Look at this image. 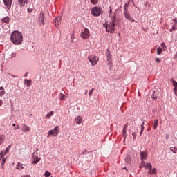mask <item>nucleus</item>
<instances>
[{
	"instance_id": "1",
	"label": "nucleus",
	"mask_w": 177,
	"mask_h": 177,
	"mask_svg": "<svg viewBox=\"0 0 177 177\" xmlns=\"http://www.w3.org/2000/svg\"><path fill=\"white\" fill-rule=\"evenodd\" d=\"M10 39L15 45H20L23 42V35L21 32L15 30L11 34Z\"/></svg>"
},
{
	"instance_id": "2",
	"label": "nucleus",
	"mask_w": 177,
	"mask_h": 177,
	"mask_svg": "<svg viewBox=\"0 0 177 177\" xmlns=\"http://www.w3.org/2000/svg\"><path fill=\"white\" fill-rule=\"evenodd\" d=\"M117 19H115V16L112 17L111 21L109 24H104L103 26L106 30V32H110L111 34L114 33V27H115V23Z\"/></svg>"
},
{
	"instance_id": "3",
	"label": "nucleus",
	"mask_w": 177,
	"mask_h": 177,
	"mask_svg": "<svg viewBox=\"0 0 177 177\" xmlns=\"http://www.w3.org/2000/svg\"><path fill=\"white\" fill-rule=\"evenodd\" d=\"M38 19L39 26H40V27H44V26H45V20H46V17H45V12L41 11L39 15Z\"/></svg>"
},
{
	"instance_id": "4",
	"label": "nucleus",
	"mask_w": 177,
	"mask_h": 177,
	"mask_svg": "<svg viewBox=\"0 0 177 177\" xmlns=\"http://www.w3.org/2000/svg\"><path fill=\"white\" fill-rule=\"evenodd\" d=\"M88 60L90 62L91 66H96L99 62V57L96 55H90L88 57Z\"/></svg>"
},
{
	"instance_id": "5",
	"label": "nucleus",
	"mask_w": 177,
	"mask_h": 177,
	"mask_svg": "<svg viewBox=\"0 0 177 177\" xmlns=\"http://www.w3.org/2000/svg\"><path fill=\"white\" fill-rule=\"evenodd\" d=\"M60 131L59 130V127L56 126L54 129H51L48 131V133L47 135V138H50V136H52V135L53 136H57V135H59V132Z\"/></svg>"
},
{
	"instance_id": "6",
	"label": "nucleus",
	"mask_w": 177,
	"mask_h": 177,
	"mask_svg": "<svg viewBox=\"0 0 177 177\" xmlns=\"http://www.w3.org/2000/svg\"><path fill=\"white\" fill-rule=\"evenodd\" d=\"M100 13H102V9L98 7H93L91 9V15L93 16H95V17H97V16H100Z\"/></svg>"
},
{
	"instance_id": "7",
	"label": "nucleus",
	"mask_w": 177,
	"mask_h": 177,
	"mask_svg": "<svg viewBox=\"0 0 177 177\" xmlns=\"http://www.w3.org/2000/svg\"><path fill=\"white\" fill-rule=\"evenodd\" d=\"M91 37V33H89V30L86 28H84V31L81 33V37L83 39H89Z\"/></svg>"
},
{
	"instance_id": "8",
	"label": "nucleus",
	"mask_w": 177,
	"mask_h": 177,
	"mask_svg": "<svg viewBox=\"0 0 177 177\" xmlns=\"http://www.w3.org/2000/svg\"><path fill=\"white\" fill-rule=\"evenodd\" d=\"M4 6L8 10L12 8V3H13V0H3Z\"/></svg>"
},
{
	"instance_id": "9",
	"label": "nucleus",
	"mask_w": 177,
	"mask_h": 177,
	"mask_svg": "<svg viewBox=\"0 0 177 177\" xmlns=\"http://www.w3.org/2000/svg\"><path fill=\"white\" fill-rule=\"evenodd\" d=\"M32 159V164H38V162H39V161L41 160V158H39L38 155H37V153L35 154V153H33Z\"/></svg>"
},
{
	"instance_id": "10",
	"label": "nucleus",
	"mask_w": 177,
	"mask_h": 177,
	"mask_svg": "<svg viewBox=\"0 0 177 177\" xmlns=\"http://www.w3.org/2000/svg\"><path fill=\"white\" fill-rule=\"evenodd\" d=\"M124 15L126 19H127V20H129L130 21H131V23H133V21H135V19H133V17L131 16V14L129 13L128 11L124 12Z\"/></svg>"
},
{
	"instance_id": "11",
	"label": "nucleus",
	"mask_w": 177,
	"mask_h": 177,
	"mask_svg": "<svg viewBox=\"0 0 177 177\" xmlns=\"http://www.w3.org/2000/svg\"><path fill=\"white\" fill-rule=\"evenodd\" d=\"M55 27L59 28L60 27V24L62 23V17H57L55 19Z\"/></svg>"
},
{
	"instance_id": "12",
	"label": "nucleus",
	"mask_w": 177,
	"mask_h": 177,
	"mask_svg": "<svg viewBox=\"0 0 177 177\" xmlns=\"http://www.w3.org/2000/svg\"><path fill=\"white\" fill-rule=\"evenodd\" d=\"M174 24L172 25V28L169 30L170 32H172L173 31H175L176 30V26H177V20L176 19H173Z\"/></svg>"
},
{
	"instance_id": "13",
	"label": "nucleus",
	"mask_w": 177,
	"mask_h": 177,
	"mask_svg": "<svg viewBox=\"0 0 177 177\" xmlns=\"http://www.w3.org/2000/svg\"><path fill=\"white\" fill-rule=\"evenodd\" d=\"M18 3H19V6H24L26 3V5H28L29 1L28 0H18Z\"/></svg>"
},
{
	"instance_id": "14",
	"label": "nucleus",
	"mask_w": 177,
	"mask_h": 177,
	"mask_svg": "<svg viewBox=\"0 0 177 177\" xmlns=\"http://www.w3.org/2000/svg\"><path fill=\"white\" fill-rule=\"evenodd\" d=\"M141 160H146L147 158V151H141L140 153Z\"/></svg>"
},
{
	"instance_id": "15",
	"label": "nucleus",
	"mask_w": 177,
	"mask_h": 177,
	"mask_svg": "<svg viewBox=\"0 0 177 177\" xmlns=\"http://www.w3.org/2000/svg\"><path fill=\"white\" fill-rule=\"evenodd\" d=\"M1 21H2V23H6L7 24H9V21H10V18L8 16H7L4 18H2L1 19Z\"/></svg>"
},
{
	"instance_id": "16",
	"label": "nucleus",
	"mask_w": 177,
	"mask_h": 177,
	"mask_svg": "<svg viewBox=\"0 0 177 177\" xmlns=\"http://www.w3.org/2000/svg\"><path fill=\"white\" fill-rule=\"evenodd\" d=\"M75 122L76 124H77V125H81V123L82 122V118H81V116H77L75 118Z\"/></svg>"
},
{
	"instance_id": "17",
	"label": "nucleus",
	"mask_w": 177,
	"mask_h": 177,
	"mask_svg": "<svg viewBox=\"0 0 177 177\" xmlns=\"http://www.w3.org/2000/svg\"><path fill=\"white\" fill-rule=\"evenodd\" d=\"M31 128L30 127L27 126V124H24L23 128H22V131L23 132H30V130Z\"/></svg>"
},
{
	"instance_id": "18",
	"label": "nucleus",
	"mask_w": 177,
	"mask_h": 177,
	"mask_svg": "<svg viewBox=\"0 0 177 177\" xmlns=\"http://www.w3.org/2000/svg\"><path fill=\"white\" fill-rule=\"evenodd\" d=\"M144 168H145V169H149L150 173H151V168H152L151 163L147 162L145 165H144Z\"/></svg>"
},
{
	"instance_id": "19",
	"label": "nucleus",
	"mask_w": 177,
	"mask_h": 177,
	"mask_svg": "<svg viewBox=\"0 0 177 177\" xmlns=\"http://www.w3.org/2000/svg\"><path fill=\"white\" fill-rule=\"evenodd\" d=\"M24 84H26V86L28 88H30L31 86V80H28V79H25L24 80Z\"/></svg>"
},
{
	"instance_id": "20",
	"label": "nucleus",
	"mask_w": 177,
	"mask_h": 177,
	"mask_svg": "<svg viewBox=\"0 0 177 177\" xmlns=\"http://www.w3.org/2000/svg\"><path fill=\"white\" fill-rule=\"evenodd\" d=\"M0 97H1V96H3V95H5L6 92L5 91V88H3V86L0 87Z\"/></svg>"
},
{
	"instance_id": "21",
	"label": "nucleus",
	"mask_w": 177,
	"mask_h": 177,
	"mask_svg": "<svg viewBox=\"0 0 177 177\" xmlns=\"http://www.w3.org/2000/svg\"><path fill=\"white\" fill-rule=\"evenodd\" d=\"M17 169H24V165H21L20 162H18L17 165Z\"/></svg>"
},
{
	"instance_id": "22",
	"label": "nucleus",
	"mask_w": 177,
	"mask_h": 177,
	"mask_svg": "<svg viewBox=\"0 0 177 177\" xmlns=\"http://www.w3.org/2000/svg\"><path fill=\"white\" fill-rule=\"evenodd\" d=\"M53 114H55V112L53 111H51L48 113H47L46 117V118H50V117H52V115H53Z\"/></svg>"
},
{
	"instance_id": "23",
	"label": "nucleus",
	"mask_w": 177,
	"mask_h": 177,
	"mask_svg": "<svg viewBox=\"0 0 177 177\" xmlns=\"http://www.w3.org/2000/svg\"><path fill=\"white\" fill-rule=\"evenodd\" d=\"M5 142V136L0 135V145H2Z\"/></svg>"
},
{
	"instance_id": "24",
	"label": "nucleus",
	"mask_w": 177,
	"mask_h": 177,
	"mask_svg": "<svg viewBox=\"0 0 177 177\" xmlns=\"http://www.w3.org/2000/svg\"><path fill=\"white\" fill-rule=\"evenodd\" d=\"M6 154H8V152L6 151H1V152L0 153L1 158H3Z\"/></svg>"
},
{
	"instance_id": "25",
	"label": "nucleus",
	"mask_w": 177,
	"mask_h": 177,
	"mask_svg": "<svg viewBox=\"0 0 177 177\" xmlns=\"http://www.w3.org/2000/svg\"><path fill=\"white\" fill-rule=\"evenodd\" d=\"M170 150H171V151H172V153H174V154H176V153H177L176 147H171Z\"/></svg>"
},
{
	"instance_id": "26",
	"label": "nucleus",
	"mask_w": 177,
	"mask_h": 177,
	"mask_svg": "<svg viewBox=\"0 0 177 177\" xmlns=\"http://www.w3.org/2000/svg\"><path fill=\"white\" fill-rule=\"evenodd\" d=\"M149 174H157V169H156V168H153V169H151V173H150V170H149Z\"/></svg>"
},
{
	"instance_id": "27",
	"label": "nucleus",
	"mask_w": 177,
	"mask_h": 177,
	"mask_svg": "<svg viewBox=\"0 0 177 177\" xmlns=\"http://www.w3.org/2000/svg\"><path fill=\"white\" fill-rule=\"evenodd\" d=\"M144 129H145V122H142L141 124V131L140 132V135H142V133H143Z\"/></svg>"
},
{
	"instance_id": "28",
	"label": "nucleus",
	"mask_w": 177,
	"mask_h": 177,
	"mask_svg": "<svg viewBox=\"0 0 177 177\" xmlns=\"http://www.w3.org/2000/svg\"><path fill=\"white\" fill-rule=\"evenodd\" d=\"M160 46L162 48V49L163 50H167V46H165V43L164 42L161 43Z\"/></svg>"
},
{
	"instance_id": "29",
	"label": "nucleus",
	"mask_w": 177,
	"mask_h": 177,
	"mask_svg": "<svg viewBox=\"0 0 177 177\" xmlns=\"http://www.w3.org/2000/svg\"><path fill=\"white\" fill-rule=\"evenodd\" d=\"M162 50H164L162 48L158 47L157 48V53H158V55H161V53H162Z\"/></svg>"
},
{
	"instance_id": "30",
	"label": "nucleus",
	"mask_w": 177,
	"mask_h": 177,
	"mask_svg": "<svg viewBox=\"0 0 177 177\" xmlns=\"http://www.w3.org/2000/svg\"><path fill=\"white\" fill-rule=\"evenodd\" d=\"M151 97L152 99H154V100H156V99L158 97V95H157V92H153V95H152Z\"/></svg>"
},
{
	"instance_id": "31",
	"label": "nucleus",
	"mask_w": 177,
	"mask_h": 177,
	"mask_svg": "<svg viewBox=\"0 0 177 177\" xmlns=\"http://www.w3.org/2000/svg\"><path fill=\"white\" fill-rule=\"evenodd\" d=\"M158 125V120H155L154 124H153V129H156Z\"/></svg>"
},
{
	"instance_id": "32",
	"label": "nucleus",
	"mask_w": 177,
	"mask_h": 177,
	"mask_svg": "<svg viewBox=\"0 0 177 177\" xmlns=\"http://www.w3.org/2000/svg\"><path fill=\"white\" fill-rule=\"evenodd\" d=\"M50 175H52V173L48 172V171H46L44 174L45 177H49Z\"/></svg>"
},
{
	"instance_id": "33",
	"label": "nucleus",
	"mask_w": 177,
	"mask_h": 177,
	"mask_svg": "<svg viewBox=\"0 0 177 177\" xmlns=\"http://www.w3.org/2000/svg\"><path fill=\"white\" fill-rule=\"evenodd\" d=\"M171 82H172L173 86H174V88L177 86V82H176V81L174 80V79H171Z\"/></svg>"
},
{
	"instance_id": "34",
	"label": "nucleus",
	"mask_w": 177,
	"mask_h": 177,
	"mask_svg": "<svg viewBox=\"0 0 177 177\" xmlns=\"http://www.w3.org/2000/svg\"><path fill=\"white\" fill-rule=\"evenodd\" d=\"M111 59V54L110 53H107V60L108 62H110V60Z\"/></svg>"
},
{
	"instance_id": "35",
	"label": "nucleus",
	"mask_w": 177,
	"mask_h": 177,
	"mask_svg": "<svg viewBox=\"0 0 177 177\" xmlns=\"http://www.w3.org/2000/svg\"><path fill=\"white\" fill-rule=\"evenodd\" d=\"M93 91H95V88H92L91 90H90L89 93H88V96L91 97V96H92V95H93Z\"/></svg>"
},
{
	"instance_id": "36",
	"label": "nucleus",
	"mask_w": 177,
	"mask_h": 177,
	"mask_svg": "<svg viewBox=\"0 0 177 177\" xmlns=\"http://www.w3.org/2000/svg\"><path fill=\"white\" fill-rule=\"evenodd\" d=\"M65 97H66V95H64V94L60 93V95H59V100H63V99H64Z\"/></svg>"
},
{
	"instance_id": "37",
	"label": "nucleus",
	"mask_w": 177,
	"mask_h": 177,
	"mask_svg": "<svg viewBox=\"0 0 177 177\" xmlns=\"http://www.w3.org/2000/svg\"><path fill=\"white\" fill-rule=\"evenodd\" d=\"M124 8V12H128V4L125 3Z\"/></svg>"
},
{
	"instance_id": "38",
	"label": "nucleus",
	"mask_w": 177,
	"mask_h": 177,
	"mask_svg": "<svg viewBox=\"0 0 177 177\" xmlns=\"http://www.w3.org/2000/svg\"><path fill=\"white\" fill-rule=\"evenodd\" d=\"M99 0H91V3H93V5H96V3H97Z\"/></svg>"
},
{
	"instance_id": "39",
	"label": "nucleus",
	"mask_w": 177,
	"mask_h": 177,
	"mask_svg": "<svg viewBox=\"0 0 177 177\" xmlns=\"http://www.w3.org/2000/svg\"><path fill=\"white\" fill-rule=\"evenodd\" d=\"M155 62L156 63H161V59L157 57V58L155 59Z\"/></svg>"
},
{
	"instance_id": "40",
	"label": "nucleus",
	"mask_w": 177,
	"mask_h": 177,
	"mask_svg": "<svg viewBox=\"0 0 177 177\" xmlns=\"http://www.w3.org/2000/svg\"><path fill=\"white\" fill-rule=\"evenodd\" d=\"M16 55H17L16 53H15V52L12 53V55H11L12 59H13V57H16Z\"/></svg>"
},
{
	"instance_id": "41",
	"label": "nucleus",
	"mask_w": 177,
	"mask_h": 177,
	"mask_svg": "<svg viewBox=\"0 0 177 177\" xmlns=\"http://www.w3.org/2000/svg\"><path fill=\"white\" fill-rule=\"evenodd\" d=\"M125 133H127V129H123V131H122V135H123V136H125Z\"/></svg>"
},
{
	"instance_id": "42",
	"label": "nucleus",
	"mask_w": 177,
	"mask_h": 177,
	"mask_svg": "<svg viewBox=\"0 0 177 177\" xmlns=\"http://www.w3.org/2000/svg\"><path fill=\"white\" fill-rule=\"evenodd\" d=\"M140 165L145 167V165H146V163L145 162V161L143 160H141Z\"/></svg>"
},
{
	"instance_id": "43",
	"label": "nucleus",
	"mask_w": 177,
	"mask_h": 177,
	"mask_svg": "<svg viewBox=\"0 0 177 177\" xmlns=\"http://www.w3.org/2000/svg\"><path fill=\"white\" fill-rule=\"evenodd\" d=\"M5 163L4 162H2L1 165V169H4L5 168Z\"/></svg>"
},
{
	"instance_id": "44",
	"label": "nucleus",
	"mask_w": 177,
	"mask_h": 177,
	"mask_svg": "<svg viewBox=\"0 0 177 177\" xmlns=\"http://www.w3.org/2000/svg\"><path fill=\"white\" fill-rule=\"evenodd\" d=\"M10 149V145H9V146L6 148V151H7V153H9Z\"/></svg>"
},
{
	"instance_id": "45",
	"label": "nucleus",
	"mask_w": 177,
	"mask_h": 177,
	"mask_svg": "<svg viewBox=\"0 0 177 177\" xmlns=\"http://www.w3.org/2000/svg\"><path fill=\"white\" fill-rule=\"evenodd\" d=\"M2 158V162H3L5 164V162H6V158Z\"/></svg>"
},
{
	"instance_id": "46",
	"label": "nucleus",
	"mask_w": 177,
	"mask_h": 177,
	"mask_svg": "<svg viewBox=\"0 0 177 177\" xmlns=\"http://www.w3.org/2000/svg\"><path fill=\"white\" fill-rule=\"evenodd\" d=\"M132 136H133V139H135L136 138V132L133 133Z\"/></svg>"
},
{
	"instance_id": "47",
	"label": "nucleus",
	"mask_w": 177,
	"mask_h": 177,
	"mask_svg": "<svg viewBox=\"0 0 177 177\" xmlns=\"http://www.w3.org/2000/svg\"><path fill=\"white\" fill-rule=\"evenodd\" d=\"M20 129V127L18 125V126H17V127L14 128V131H17V129Z\"/></svg>"
},
{
	"instance_id": "48",
	"label": "nucleus",
	"mask_w": 177,
	"mask_h": 177,
	"mask_svg": "<svg viewBox=\"0 0 177 177\" xmlns=\"http://www.w3.org/2000/svg\"><path fill=\"white\" fill-rule=\"evenodd\" d=\"M3 104V102L2 101V100H0V107L1 106H2Z\"/></svg>"
},
{
	"instance_id": "49",
	"label": "nucleus",
	"mask_w": 177,
	"mask_h": 177,
	"mask_svg": "<svg viewBox=\"0 0 177 177\" xmlns=\"http://www.w3.org/2000/svg\"><path fill=\"white\" fill-rule=\"evenodd\" d=\"M139 168L142 169V168H145V166L140 165Z\"/></svg>"
},
{
	"instance_id": "50",
	"label": "nucleus",
	"mask_w": 177,
	"mask_h": 177,
	"mask_svg": "<svg viewBox=\"0 0 177 177\" xmlns=\"http://www.w3.org/2000/svg\"><path fill=\"white\" fill-rule=\"evenodd\" d=\"M113 12V10H111V7H110V10H109V13H112Z\"/></svg>"
},
{
	"instance_id": "51",
	"label": "nucleus",
	"mask_w": 177,
	"mask_h": 177,
	"mask_svg": "<svg viewBox=\"0 0 177 177\" xmlns=\"http://www.w3.org/2000/svg\"><path fill=\"white\" fill-rule=\"evenodd\" d=\"M127 124H124L123 129H127Z\"/></svg>"
},
{
	"instance_id": "52",
	"label": "nucleus",
	"mask_w": 177,
	"mask_h": 177,
	"mask_svg": "<svg viewBox=\"0 0 177 177\" xmlns=\"http://www.w3.org/2000/svg\"><path fill=\"white\" fill-rule=\"evenodd\" d=\"M22 177H31V176H30V175H25V176H22Z\"/></svg>"
},
{
	"instance_id": "53",
	"label": "nucleus",
	"mask_w": 177,
	"mask_h": 177,
	"mask_svg": "<svg viewBox=\"0 0 177 177\" xmlns=\"http://www.w3.org/2000/svg\"><path fill=\"white\" fill-rule=\"evenodd\" d=\"M174 92H177V86L174 87Z\"/></svg>"
},
{
	"instance_id": "54",
	"label": "nucleus",
	"mask_w": 177,
	"mask_h": 177,
	"mask_svg": "<svg viewBox=\"0 0 177 177\" xmlns=\"http://www.w3.org/2000/svg\"><path fill=\"white\" fill-rule=\"evenodd\" d=\"M88 93V90L85 91L84 95H86Z\"/></svg>"
},
{
	"instance_id": "55",
	"label": "nucleus",
	"mask_w": 177,
	"mask_h": 177,
	"mask_svg": "<svg viewBox=\"0 0 177 177\" xmlns=\"http://www.w3.org/2000/svg\"><path fill=\"white\" fill-rule=\"evenodd\" d=\"M28 74V72H27L26 74H25V77H27V75Z\"/></svg>"
},
{
	"instance_id": "56",
	"label": "nucleus",
	"mask_w": 177,
	"mask_h": 177,
	"mask_svg": "<svg viewBox=\"0 0 177 177\" xmlns=\"http://www.w3.org/2000/svg\"><path fill=\"white\" fill-rule=\"evenodd\" d=\"M123 169H126L127 171H128V169H127V167H124Z\"/></svg>"
},
{
	"instance_id": "57",
	"label": "nucleus",
	"mask_w": 177,
	"mask_h": 177,
	"mask_svg": "<svg viewBox=\"0 0 177 177\" xmlns=\"http://www.w3.org/2000/svg\"><path fill=\"white\" fill-rule=\"evenodd\" d=\"M175 95L177 96V91H175Z\"/></svg>"
},
{
	"instance_id": "58",
	"label": "nucleus",
	"mask_w": 177,
	"mask_h": 177,
	"mask_svg": "<svg viewBox=\"0 0 177 177\" xmlns=\"http://www.w3.org/2000/svg\"><path fill=\"white\" fill-rule=\"evenodd\" d=\"M12 127H16V124H12Z\"/></svg>"
},
{
	"instance_id": "59",
	"label": "nucleus",
	"mask_w": 177,
	"mask_h": 177,
	"mask_svg": "<svg viewBox=\"0 0 177 177\" xmlns=\"http://www.w3.org/2000/svg\"><path fill=\"white\" fill-rule=\"evenodd\" d=\"M28 10H30V8H28Z\"/></svg>"
},
{
	"instance_id": "60",
	"label": "nucleus",
	"mask_w": 177,
	"mask_h": 177,
	"mask_svg": "<svg viewBox=\"0 0 177 177\" xmlns=\"http://www.w3.org/2000/svg\"><path fill=\"white\" fill-rule=\"evenodd\" d=\"M1 158H0V161H1Z\"/></svg>"
}]
</instances>
